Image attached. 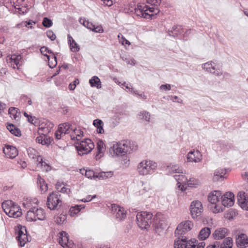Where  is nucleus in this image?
<instances>
[{"label":"nucleus","mask_w":248,"mask_h":248,"mask_svg":"<svg viewBox=\"0 0 248 248\" xmlns=\"http://www.w3.org/2000/svg\"><path fill=\"white\" fill-rule=\"evenodd\" d=\"M146 1L152 6H148L144 3H139L135 8V14L141 17L153 19L159 13L158 6L160 4L161 0H146Z\"/></svg>","instance_id":"f257e3e1"},{"label":"nucleus","mask_w":248,"mask_h":248,"mask_svg":"<svg viewBox=\"0 0 248 248\" xmlns=\"http://www.w3.org/2000/svg\"><path fill=\"white\" fill-rule=\"evenodd\" d=\"M130 151V142L127 140H123L114 144L109 148V153L112 157H118L124 155Z\"/></svg>","instance_id":"f03ea898"},{"label":"nucleus","mask_w":248,"mask_h":248,"mask_svg":"<svg viewBox=\"0 0 248 248\" xmlns=\"http://www.w3.org/2000/svg\"><path fill=\"white\" fill-rule=\"evenodd\" d=\"M2 208L5 214L9 217L17 218L22 215L20 207L12 201H5L3 202Z\"/></svg>","instance_id":"7ed1b4c3"},{"label":"nucleus","mask_w":248,"mask_h":248,"mask_svg":"<svg viewBox=\"0 0 248 248\" xmlns=\"http://www.w3.org/2000/svg\"><path fill=\"white\" fill-rule=\"evenodd\" d=\"M157 164L150 160H144L139 163L137 170L138 173L141 176H145L153 174L155 170Z\"/></svg>","instance_id":"20e7f679"},{"label":"nucleus","mask_w":248,"mask_h":248,"mask_svg":"<svg viewBox=\"0 0 248 248\" xmlns=\"http://www.w3.org/2000/svg\"><path fill=\"white\" fill-rule=\"evenodd\" d=\"M205 245L204 242L198 243L195 239L187 241L186 237L178 238L174 242V248H204Z\"/></svg>","instance_id":"39448f33"},{"label":"nucleus","mask_w":248,"mask_h":248,"mask_svg":"<svg viewBox=\"0 0 248 248\" xmlns=\"http://www.w3.org/2000/svg\"><path fill=\"white\" fill-rule=\"evenodd\" d=\"M221 197V192L218 190H214L208 195V200L211 203L210 208L214 213H219L223 211L222 207L219 203Z\"/></svg>","instance_id":"423d86ee"},{"label":"nucleus","mask_w":248,"mask_h":248,"mask_svg":"<svg viewBox=\"0 0 248 248\" xmlns=\"http://www.w3.org/2000/svg\"><path fill=\"white\" fill-rule=\"evenodd\" d=\"M153 214L150 212L143 211L138 213L136 220L138 226L141 229H148L151 224Z\"/></svg>","instance_id":"0eeeda50"},{"label":"nucleus","mask_w":248,"mask_h":248,"mask_svg":"<svg viewBox=\"0 0 248 248\" xmlns=\"http://www.w3.org/2000/svg\"><path fill=\"white\" fill-rule=\"evenodd\" d=\"M78 154L83 155L90 153L94 147L93 142L89 139L75 143Z\"/></svg>","instance_id":"6e6552de"},{"label":"nucleus","mask_w":248,"mask_h":248,"mask_svg":"<svg viewBox=\"0 0 248 248\" xmlns=\"http://www.w3.org/2000/svg\"><path fill=\"white\" fill-rule=\"evenodd\" d=\"M202 68L207 72L220 77L223 74L222 66L215 61H209L203 63Z\"/></svg>","instance_id":"1a4fd4ad"},{"label":"nucleus","mask_w":248,"mask_h":248,"mask_svg":"<svg viewBox=\"0 0 248 248\" xmlns=\"http://www.w3.org/2000/svg\"><path fill=\"white\" fill-rule=\"evenodd\" d=\"M26 218L29 221L44 220L46 218V213L41 208L33 207L27 212Z\"/></svg>","instance_id":"9d476101"},{"label":"nucleus","mask_w":248,"mask_h":248,"mask_svg":"<svg viewBox=\"0 0 248 248\" xmlns=\"http://www.w3.org/2000/svg\"><path fill=\"white\" fill-rule=\"evenodd\" d=\"M62 204L60 194L58 192H52L47 198V207L50 210H56L60 208Z\"/></svg>","instance_id":"9b49d317"},{"label":"nucleus","mask_w":248,"mask_h":248,"mask_svg":"<svg viewBox=\"0 0 248 248\" xmlns=\"http://www.w3.org/2000/svg\"><path fill=\"white\" fill-rule=\"evenodd\" d=\"M193 226V223L189 220L181 222L177 226L175 231L176 236H182L191 230Z\"/></svg>","instance_id":"f8f14e48"},{"label":"nucleus","mask_w":248,"mask_h":248,"mask_svg":"<svg viewBox=\"0 0 248 248\" xmlns=\"http://www.w3.org/2000/svg\"><path fill=\"white\" fill-rule=\"evenodd\" d=\"M190 210L192 217L197 218L200 217L203 212V206L199 201H193L190 206Z\"/></svg>","instance_id":"ddd939ff"},{"label":"nucleus","mask_w":248,"mask_h":248,"mask_svg":"<svg viewBox=\"0 0 248 248\" xmlns=\"http://www.w3.org/2000/svg\"><path fill=\"white\" fill-rule=\"evenodd\" d=\"M59 243L64 248H72L73 243L69 240V236L67 233L62 231L58 234Z\"/></svg>","instance_id":"4468645a"},{"label":"nucleus","mask_w":248,"mask_h":248,"mask_svg":"<svg viewBox=\"0 0 248 248\" xmlns=\"http://www.w3.org/2000/svg\"><path fill=\"white\" fill-rule=\"evenodd\" d=\"M111 212L115 217L120 220L126 217V211L123 207L117 204H112Z\"/></svg>","instance_id":"2eb2a0df"},{"label":"nucleus","mask_w":248,"mask_h":248,"mask_svg":"<svg viewBox=\"0 0 248 248\" xmlns=\"http://www.w3.org/2000/svg\"><path fill=\"white\" fill-rule=\"evenodd\" d=\"M16 238L21 247L24 246L25 244L29 241V238L27 235V230L25 227H21L17 232Z\"/></svg>","instance_id":"dca6fc26"},{"label":"nucleus","mask_w":248,"mask_h":248,"mask_svg":"<svg viewBox=\"0 0 248 248\" xmlns=\"http://www.w3.org/2000/svg\"><path fill=\"white\" fill-rule=\"evenodd\" d=\"M234 202V195L232 192H226L221 197L222 204L225 207L232 206Z\"/></svg>","instance_id":"f3484780"},{"label":"nucleus","mask_w":248,"mask_h":248,"mask_svg":"<svg viewBox=\"0 0 248 248\" xmlns=\"http://www.w3.org/2000/svg\"><path fill=\"white\" fill-rule=\"evenodd\" d=\"M232 239L229 237L225 238L221 244L219 242H216L213 245L208 246L206 248H232Z\"/></svg>","instance_id":"a211bd4d"},{"label":"nucleus","mask_w":248,"mask_h":248,"mask_svg":"<svg viewBox=\"0 0 248 248\" xmlns=\"http://www.w3.org/2000/svg\"><path fill=\"white\" fill-rule=\"evenodd\" d=\"M3 152L7 157L11 159L14 158L18 155V150L12 145H5Z\"/></svg>","instance_id":"6ab92c4d"},{"label":"nucleus","mask_w":248,"mask_h":248,"mask_svg":"<svg viewBox=\"0 0 248 248\" xmlns=\"http://www.w3.org/2000/svg\"><path fill=\"white\" fill-rule=\"evenodd\" d=\"M202 159V155L201 153L198 151H193L189 152L187 155V160L190 162H199Z\"/></svg>","instance_id":"aec40b11"},{"label":"nucleus","mask_w":248,"mask_h":248,"mask_svg":"<svg viewBox=\"0 0 248 248\" xmlns=\"http://www.w3.org/2000/svg\"><path fill=\"white\" fill-rule=\"evenodd\" d=\"M236 243L240 248H246L248 247V237L246 234L241 233L236 238Z\"/></svg>","instance_id":"412c9836"},{"label":"nucleus","mask_w":248,"mask_h":248,"mask_svg":"<svg viewBox=\"0 0 248 248\" xmlns=\"http://www.w3.org/2000/svg\"><path fill=\"white\" fill-rule=\"evenodd\" d=\"M175 179L177 181V185L178 187L180 188L182 191H184L186 189V187H185V185L188 182V179L186 176L182 174V173H178V174H175L173 176Z\"/></svg>","instance_id":"4be33fe9"},{"label":"nucleus","mask_w":248,"mask_h":248,"mask_svg":"<svg viewBox=\"0 0 248 248\" xmlns=\"http://www.w3.org/2000/svg\"><path fill=\"white\" fill-rule=\"evenodd\" d=\"M21 59V57L20 55L14 54L11 56H8L6 61L14 69H16L18 68V64Z\"/></svg>","instance_id":"5701e85b"},{"label":"nucleus","mask_w":248,"mask_h":248,"mask_svg":"<svg viewBox=\"0 0 248 248\" xmlns=\"http://www.w3.org/2000/svg\"><path fill=\"white\" fill-rule=\"evenodd\" d=\"M226 173L225 169H218L216 170L213 176V180L215 182L221 181L225 178L224 175Z\"/></svg>","instance_id":"b1692460"},{"label":"nucleus","mask_w":248,"mask_h":248,"mask_svg":"<svg viewBox=\"0 0 248 248\" xmlns=\"http://www.w3.org/2000/svg\"><path fill=\"white\" fill-rule=\"evenodd\" d=\"M228 234V230L225 228H220L216 230L213 234L214 239L217 240L224 238Z\"/></svg>","instance_id":"393cba45"},{"label":"nucleus","mask_w":248,"mask_h":248,"mask_svg":"<svg viewBox=\"0 0 248 248\" xmlns=\"http://www.w3.org/2000/svg\"><path fill=\"white\" fill-rule=\"evenodd\" d=\"M37 167L42 171L47 172L51 170V167L46 162L43 161V158L40 156H38L37 158Z\"/></svg>","instance_id":"a878e982"},{"label":"nucleus","mask_w":248,"mask_h":248,"mask_svg":"<svg viewBox=\"0 0 248 248\" xmlns=\"http://www.w3.org/2000/svg\"><path fill=\"white\" fill-rule=\"evenodd\" d=\"M67 39L71 51L73 52H78L80 50L79 46L76 42L70 35H68Z\"/></svg>","instance_id":"bb28decb"},{"label":"nucleus","mask_w":248,"mask_h":248,"mask_svg":"<svg viewBox=\"0 0 248 248\" xmlns=\"http://www.w3.org/2000/svg\"><path fill=\"white\" fill-rule=\"evenodd\" d=\"M70 136L72 140H76L77 142H79L83 136V132L80 129L76 128L73 130Z\"/></svg>","instance_id":"cd10ccee"},{"label":"nucleus","mask_w":248,"mask_h":248,"mask_svg":"<svg viewBox=\"0 0 248 248\" xmlns=\"http://www.w3.org/2000/svg\"><path fill=\"white\" fill-rule=\"evenodd\" d=\"M36 141L38 143L41 144L43 145L48 146L51 144L52 140L46 136H41L36 139Z\"/></svg>","instance_id":"c85d7f7f"},{"label":"nucleus","mask_w":248,"mask_h":248,"mask_svg":"<svg viewBox=\"0 0 248 248\" xmlns=\"http://www.w3.org/2000/svg\"><path fill=\"white\" fill-rule=\"evenodd\" d=\"M96 150L97 152L96 156H98L99 158L102 157L105 151V145L102 140H99L97 142Z\"/></svg>","instance_id":"c756f323"},{"label":"nucleus","mask_w":248,"mask_h":248,"mask_svg":"<svg viewBox=\"0 0 248 248\" xmlns=\"http://www.w3.org/2000/svg\"><path fill=\"white\" fill-rule=\"evenodd\" d=\"M210 233V229L208 227H205L200 232L198 235L199 238L203 240H205L209 237Z\"/></svg>","instance_id":"7c9ffc66"},{"label":"nucleus","mask_w":248,"mask_h":248,"mask_svg":"<svg viewBox=\"0 0 248 248\" xmlns=\"http://www.w3.org/2000/svg\"><path fill=\"white\" fill-rule=\"evenodd\" d=\"M9 114L10 117L15 119V120L18 121L19 118L20 112H18V109L16 108L11 107L9 108Z\"/></svg>","instance_id":"2f4dec72"},{"label":"nucleus","mask_w":248,"mask_h":248,"mask_svg":"<svg viewBox=\"0 0 248 248\" xmlns=\"http://www.w3.org/2000/svg\"><path fill=\"white\" fill-rule=\"evenodd\" d=\"M71 125L68 123H64L60 124L58 129L61 132V133L65 135L66 134L69 133Z\"/></svg>","instance_id":"473e14b6"},{"label":"nucleus","mask_w":248,"mask_h":248,"mask_svg":"<svg viewBox=\"0 0 248 248\" xmlns=\"http://www.w3.org/2000/svg\"><path fill=\"white\" fill-rule=\"evenodd\" d=\"M85 206L82 205H76L74 206L71 207L69 210V214L71 217L75 216L76 214L79 213L82 209L84 208Z\"/></svg>","instance_id":"72a5a7b5"},{"label":"nucleus","mask_w":248,"mask_h":248,"mask_svg":"<svg viewBox=\"0 0 248 248\" xmlns=\"http://www.w3.org/2000/svg\"><path fill=\"white\" fill-rule=\"evenodd\" d=\"M89 83L92 87H95L97 89L101 88V83L100 79L97 76H93L89 80Z\"/></svg>","instance_id":"f704fd0d"},{"label":"nucleus","mask_w":248,"mask_h":248,"mask_svg":"<svg viewBox=\"0 0 248 248\" xmlns=\"http://www.w3.org/2000/svg\"><path fill=\"white\" fill-rule=\"evenodd\" d=\"M93 124L96 128V131L98 133H103L104 132L103 128V123L99 119H95L93 122Z\"/></svg>","instance_id":"c9c22d12"},{"label":"nucleus","mask_w":248,"mask_h":248,"mask_svg":"<svg viewBox=\"0 0 248 248\" xmlns=\"http://www.w3.org/2000/svg\"><path fill=\"white\" fill-rule=\"evenodd\" d=\"M170 173H183V170L178 165H170L167 167Z\"/></svg>","instance_id":"e433bc0d"},{"label":"nucleus","mask_w":248,"mask_h":248,"mask_svg":"<svg viewBox=\"0 0 248 248\" xmlns=\"http://www.w3.org/2000/svg\"><path fill=\"white\" fill-rule=\"evenodd\" d=\"M7 129L13 135L19 137L21 136V132L20 130L16 127L13 124H9L7 126Z\"/></svg>","instance_id":"4c0bfd02"},{"label":"nucleus","mask_w":248,"mask_h":248,"mask_svg":"<svg viewBox=\"0 0 248 248\" xmlns=\"http://www.w3.org/2000/svg\"><path fill=\"white\" fill-rule=\"evenodd\" d=\"M51 127L46 126V124H42L38 128V133L39 134L46 136L50 131Z\"/></svg>","instance_id":"58836bf2"},{"label":"nucleus","mask_w":248,"mask_h":248,"mask_svg":"<svg viewBox=\"0 0 248 248\" xmlns=\"http://www.w3.org/2000/svg\"><path fill=\"white\" fill-rule=\"evenodd\" d=\"M113 175L112 171H102L96 174V178L99 179H104L111 177Z\"/></svg>","instance_id":"ea45409f"},{"label":"nucleus","mask_w":248,"mask_h":248,"mask_svg":"<svg viewBox=\"0 0 248 248\" xmlns=\"http://www.w3.org/2000/svg\"><path fill=\"white\" fill-rule=\"evenodd\" d=\"M169 32L170 36H177L183 32V28L181 26H175L172 27V30Z\"/></svg>","instance_id":"a19ab883"},{"label":"nucleus","mask_w":248,"mask_h":248,"mask_svg":"<svg viewBox=\"0 0 248 248\" xmlns=\"http://www.w3.org/2000/svg\"><path fill=\"white\" fill-rule=\"evenodd\" d=\"M38 183L40 185V188L42 193H44L47 190V185L45 183V181L38 176L37 178Z\"/></svg>","instance_id":"79ce46f5"},{"label":"nucleus","mask_w":248,"mask_h":248,"mask_svg":"<svg viewBox=\"0 0 248 248\" xmlns=\"http://www.w3.org/2000/svg\"><path fill=\"white\" fill-rule=\"evenodd\" d=\"M248 196L243 191H239L237 194V202L239 205H242L244 206V201Z\"/></svg>","instance_id":"37998d69"},{"label":"nucleus","mask_w":248,"mask_h":248,"mask_svg":"<svg viewBox=\"0 0 248 248\" xmlns=\"http://www.w3.org/2000/svg\"><path fill=\"white\" fill-rule=\"evenodd\" d=\"M139 116L141 119L145 120L149 122L150 119V114L149 112L146 111H142L140 112Z\"/></svg>","instance_id":"c03bdc74"},{"label":"nucleus","mask_w":248,"mask_h":248,"mask_svg":"<svg viewBox=\"0 0 248 248\" xmlns=\"http://www.w3.org/2000/svg\"><path fill=\"white\" fill-rule=\"evenodd\" d=\"M80 22L84 25V27L92 31L93 26V24L92 23L89 22L88 20H86L85 19H81L80 20Z\"/></svg>","instance_id":"a18cd8bd"},{"label":"nucleus","mask_w":248,"mask_h":248,"mask_svg":"<svg viewBox=\"0 0 248 248\" xmlns=\"http://www.w3.org/2000/svg\"><path fill=\"white\" fill-rule=\"evenodd\" d=\"M66 219V216L64 214H61L55 218V222L58 224H62Z\"/></svg>","instance_id":"49530a36"},{"label":"nucleus","mask_w":248,"mask_h":248,"mask_svg":"<svg viewBox=\"0 0 248 248\" xmlns=\"http://www.w3.org/2000/svg\"><path fill=\"white\" fill-rule=\"evenodd\" d=\"M40 51L42 54L46 56L48 61H50L51 55H48L47 54V53H51L50 50H48L46 47L43 46L40 48Z\"/></svg>","instance_id":"de8ad7c7"},{"label":"nucleus","mask_w":248,"mask_h":248,"mask_svg":"<svg viewBox=\"0 0 248 248\" xmlns=\"http://www.w3.org/2000/svg\"><path fill=\"white\" fill-rule=\"evenodd\" d=\"M118 38L119 39V41L120 43H121L123 45L125 44L130 45V43L129 41L126 40L124 37L121 34L119 33L118 35Z\"/></svg>","instance_id":"09e8293b"},{"label":"nucleus","mask_w":248,"mask_h":248,"mask_svg":"<svg viewBox=\"0 0 248 248\" xmlns=\"http://www.w3.org/2000/svg\"><path fill=\"white\" fill-rule=\"evenodd\" d=\"M85 171V175L86 177L92 179L93 178H96V175L94 172L91 170H84Z\"/></svg>","instance_id":"8fccbe9b"},{"label":"nucleus","mask_w":248,"mask_h":248,"mask_svg":"<svg viewBox=\"0 0 248 248\" xmlns=\"http://www.w3.org/2000/svg\"><path fill=\"white\" fill-rule=\"evenodd\" d=\"M43 26L46 28H49L52 25V21L47 17H44L42 23Z\"/></svg>","instance_id":"3c124183"},{"label":"nucleus","mask_w":248,"mask_h":248,"mask_svg":"<svg viewBox=\"0 0 248 248\" xmlns=\"http://www.w3.org/2000/svg\"><path fill=\"white\" fill-rule=\"evenodd\" d=\"M92 31L97 33H103L104 32V30L101 25L95 26L93 25Z\"/></svg>","instance_id":"603ef678"},{"label":"nucleus","mask_w":248,"mask_h":248,"mask_svg":"<svg viewBox=\"0 0 248 248\" xmlns=\"http://www.w3.org/2000/svg\"><path fill=\"white\" fill-rule=\"evenodd\" d=\"M46 35L52 41H54L56 38L55 34L51 30L46 31Z\"/></svg>","instance_id":"864d4df0"},{"label":"nucleus","mask_w":248,"mask_h":248,"mask_svg":"<svg viewBox=\"0 0 248 248\" xmlns=\"http://www.w3.org/2000/svg\"><path fill=\"white\" fill-rule=\"evenodd\" d=\"M52 59L51 64H50V61H48L49 67L53 68L57 65L56 57L54 55H51L50 59Z\"/></svg>","instance_id":"5fc2aeb1"},{"label":"nucleus","mask_w":248,"mask_h":248,"mask_svg":"<svg viewBox=\"0 0 248 248\" xmlns=\"http://www.w3.org/2000/svg\"><path fill=\"white\" fill-rule=\"evenodd\" d=\"M171 85L169 84L161 85L159 89L161 91H170L171 90Z\"/></svg>","instance_id":"6e6d98bb"},{"label":"nucleus","mask_w":248,"mask_h":248,"mask_svg":"<svg viewBox=\"0 0 248 248\" xmlns=\"http://www.w3.org/2000/svg\"><path fill=\"white\" fill-rule=\"evenodd\" d=\"M96 197V195H94L93 196L91 195H88L85 198H84L80 201L84 202H86L91 201L92 199L95 198Z\"/></svg>","instance_id":"4d7b16f0"},{"label":"nucleus","mask_w":248,"mask_h":248,"mask_svg":"<svg viewBox=\"0 0 248 248\" xmlns=\"http://www.w3.org/2000/svg\"><path fill=\"white\" fill-rule=\"evenodd\" d=\"M24 115L27 118V119H28V121L29 122L33 124H34V117H32L31 116L27 114V113H26V112H25L24 113Z\"/></svg>","instance_id":"13d9d810"},{"label":"nucleus","mask_w":248,"mask_h":248,"mask_svg":"<svg viewBox=\"0 0 248 248\" xmlns=\"http://www.w3.org/2000/svg\"><path fill=\"white\" fill-rule=\"evenodd\" d=\"M244 206L242 205H239V206L243 209L248 211V197L246 199V200L244 201Z\"/></svg>","instance_id":"bf43d9fd"},{"label":"nucleus","mask_w":248,"mask_h":248,"mask_svg":"<svg viewBox=\"0 0 248 248\" xmlns=\"http://www.w3.org/2000/svg\"><path fill=\"white\" fill-rule=\"evenodd\" d=\"M55 137L57 140H60L61 138L64 136V135L61 133V132L58 129V130L55 132Z\"/></svg>","instance_id":"052dcab7"},{"label":"nucleus","mask_w":248,"mask_h":248,"mask_svg":"<svg viewBox=\"0 0 248 248\" xmlns=\"http://www.w3.org/2000/svg\"><path fill=\"white\" fill-rule=\"evenodd\" d=\"M36 152V151L33 149H29L28 150V155L30 156V157H31L32 158H34L35 155L34 154V153Z\"/></svg>","instance_id":"680f3d73"},{"label":"nucleus","mask_w":248,"mask_h":248,"mask_svg":"<svg viewBox=\"0 0 248 248\" xmlns=\"http://www.w3.org/2000/svg\"><path fill=\"white\" fill-rule=\"evenodd\" d=\"M172 98L171 100H172L173 102H177L179 103H183V100L180 98H178V96H171Z\"/></svg>","instance_id":"e2e57ef3"},{"label":"nucleus","mask_w":248,"mask_h":248,"mask_svg":"<svg viewBox=\"0 0 248 248\" xmlns=\"http://www.w3.org/2000/svg\"><path fill=\"white\" fill-rule=\"evenodd\" d=\"M197 180L194 178H190L189 180H188V182L186 183L187 185H192L194 184H196Z\"/></svg>","instance_id":"0e129e2a"},{"label":"nucleus","mask_w":248,"mask_h":248,"mask_svg":"<svg viewBox=\"0 0 248 248\" xmlns=\"http://www.w3.org/2000/svg\"><path fill=\"white\" fill-rule=\"evenodd\" d=\"M18 164H19L20 165V166H21V167L22 168L24 169L25 168H26L27 167L26 162L22 160H19V161H18Z\"/></svg>","instance_id":"69168bd1"},{"label":"nucleus","mask_w":248,"mask_h":248,"mask_svg":"<svg viewBox=\"0 0 248 248\" xmlns=\"http://www.w3.org/2000/svg\"><path fill=\"white\" fill-rule=\"evenodd\" d=\"M103 1L104 3L108 6H110L113 4L112 0H101Z\"/></svg>","instance_id":"338daca9"},{"label":"nucleus","mask_w":248,"mask_h":248,"mask_svg":"<svg viewBox=\"0 0 248 248\" xmlns=\"http://www.w3.org/2000/svg\"><path fill=\"white\" fill-rule=\"evenodd\" d=\"M70 191V189L65 187L64 186H62L60 190V192L62 193H68Z\"/></svg>","instance_id":"774afa93"}]
</instances>
